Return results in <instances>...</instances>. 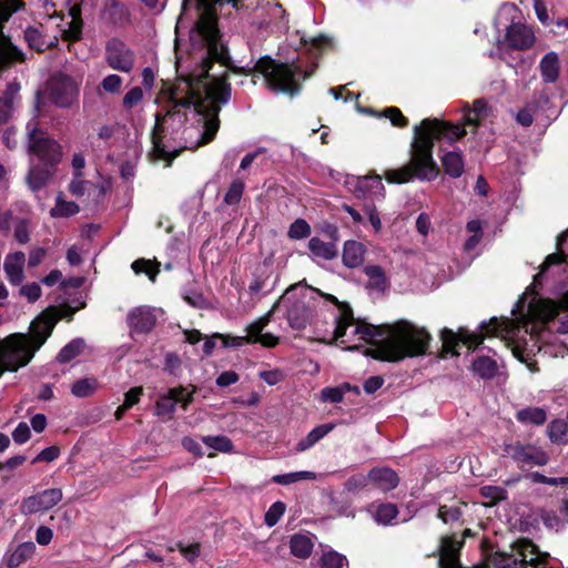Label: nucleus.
<instances>
[{
    "mask_svg": "<svg viewBox=\"0 0 568 568\" xmlns=\"http://www.w3.org/2000/svg\"><path fill=\"white\" fill-rule=\"evenodd\" d=\"M27 136L28 149L31 153V168L27 181L32 191H39L53 176L54 166L61 160V148L38 128V122L34 119L27 124Z\"/></svg>",
    "mask_w": 568,
    "mask_h": 568,
    "instance_id": "nucleus-7",
    "label": "nucleus"
},
{
    "mask_svg": "<svg viewBox=\"0 0 568 568\" xmlns=\"http://www.w3.org/2000/svg\"><path fill=\"white\" fill-rule=\"evenodd\" d=\"M384 184L379 175L354 179V194L358 199H384Z\"/></svg>",
    "mask_w": 568,
    "mask_h": 568,
    "instance_id": "nucleus-18",
    "label": "nucleus"
},
{
    "mask_svg": "<svg viewBox=\"0 0 568 568\" xmlns=\"http://www.w3.org/2000/svg\"><path fill=\"white\" fill-rule=\"evenodd\" d=\"M272 311L246 326L245 336H230L223 334L213 335L222 341L224 347H241L244 344L260 343L264 347H275L280 338L272 333H264L265 326L270 323Z\"/></svg>",
    "mask_w": 568,
    "mask_h": 568,
    "instance_id": "nucleus-10",
    "label": "nucleus"
},
{
    "mask_svg": "<svg viewBox=\"0 0 568 568\" xmlns=\"http://www.w3.org/2000/svg\"><path fill=\"white\" fill-rule=\"evenodd\" d=\"M473 371L480 378H493L497 373V363L488 356H479L473 362Z\"/></svg>",
    "mask_w": 568,
    "mask_h": 568,
    "instance_id": "nucleus-35",
    "label": "nucleus"
},
{
    "mask_svg": "<svg viewBox=\"0 0 568 568\" xmlns=\"http://www.w3.org/2000/svg\"><path fill=\"white\" fill-rule=\"evenodd\" d=\"M354 389L358 393L357 387L352 388L349 384H344L339 387H325L321 392V397L324 402L341 403L344 398L345 390Z\"/></svg>",
    "mask_w": 568,
    "mask_h": 568,
    "instance_id": "nucleus-41",
    "label": "nucleus"
},
{
    "mask_svg": "<svg viewBox=\"0 0 568 568\" xmlns=\"http://www.w3.org/2000/svg\"><path fill=\"white\" fill-rule=\"evenodd\" d=\"M442 164L445 172L452 178H459L464 173V159L458 151L445 153L442 158Z\"/></svg>",
    "mask_w": 568,
    "mask_h": 568,
    "instance_id": "nucleus-31",
    "label": "nucleus"
},
{
    "mask_svg": "<svg viewBox=\"0 0 568 568\" xmlns=\"http://www.w3.org/2000/svg\"><path fill=\"white\" fill-rule=\"evenodd\" d=\"M540 74L546 83H554L557 81L560 71V63L558 54L554 51L548 52L542 57L539 62Z\"/></svg>",
    "mask_w": 568,
    "mask_h": 568,
    "instance_id": "nucleus-26",
    "label": "nucleus"
},
{
    "mask_svg": "<svg viewBox=\"0 0 568 568\" xmlns=\"http://www.w3.org/2000/svg\"><path fill=\"white\" fill-rule=\"evenodd\" d=\"M49 99L60 108L71 106L79 97V83L71 77L54 74L48 84Z\"/></svg>",
    "mask_w": 568,
    "mask_h": 568,
    "instance_id": "nucleus-12",
    "label": "nucleus"
},
{
    "mask_svg": "<svg viewBox=\"0 0 568 568\" xmlns=\"http://www.w3.org/2000/svg\"><path fill=\"white\" fill-rule=\"evenodd\" d=\"M53 20L54 17H49L47 24L29 27L26 29L24 39L30 48L36 49L37 51H44L58 42V36L49 33V23Z\"/></svg>",
    "mask_w": 568,
    "mask_h": 568,
    "instance_id": "nucleus-16",
    "label": "nucleus"
},
{
    "mask_svg": "<svg viewBox=\"0 0 568 568\" xmlns=\"http://www.w3.org/2000/svg\"><path fill=\"white\" fill-rule=\"evenodd\" d=\"M143 98H144L143 90L140 87H134L125 93L123 101H122L123 108L125 110H131L134 106H136L139 103H141Z\"/></svg>",
    "mask_w": 568,
    "mask_h": 568,
    "instance_id": "nucleus-47",
    "label": "nucleus"
},
{
    "mask_svg": "<svg viewBox=\"0 0 568 568\" xmlns=\"http://www.w3.org/2000/svg\"><path fill=\"white\" fill-rule=\"evenodd\" d=\"M541 518L545 526L554 530L561 529L567 523L564 516L561 514L558 515L556 511H546Z\"/></svg>",
    "mask_w": 568,
    "mask_h": 568,
    "instance_id": "nucleus-51",
    "label": "nucleus"
},
{
    "mask_svg": "<svg viewBox=\"0 0 568 568\" xmlns=\"http://www.w3.org/2000/svg\"><path fill=\"white\" fill-rule=\"evenodd\" d=\"M59 320L54 311H44L31 322L28 334L16 333L1 341L0 376L4 371L16 372L27 366L50 337Z\"/></svg>",
    "mask_w": 568,
    "mask_h": 568,
    "instance_id": "nucleus-4",
    "label": "nucleus"
},
{
    "mask_svg": "<svg viewBox=\"0 0 568 568\" xmlns=\"http://www.w3.org/2000/svg\"><path fill=\"white\" fill-rule=\"evenodd\" d=\"M59 454H60L59 447H57V446L47 447L39 453V455L32 460V464H36L39 462L51 463L59 457Z\"/></svg>",
    "mask_w": 568,
    "mask_h": 568,
    "instance_id": "nucleus-61",
    "label": "nucleus"
},
{
    "mask_svg": "<svg viewBox=\"0 0 568 568\" xmlns=\"http://www.w3.org/2000/svg\"><path fill=\"white\" fill-rule=\"evenodd\" d=\"M277 281L278 276L272 266L264 263L255 270L248 291L252 295L267 294L274 290Z\"/></svg>",
    "mask_w": 568,
    "mask_h": 568,
    "instance_id": "nucleus-17",
    "label": "nucleus"
},
{
    "mask_svg": "<svg viewBox=\"0 0 568 568\" xmlns=\"http://www.w3.org/2000/svg\"><path fill=\"white\" fill-rule=\"evenodd\" d=\"M493 115V110L484 99L474 101L473 106L463 108V123L453 124L438 119H424L414 128L410 145L409 164L385 172L388 183H407L416 176L420 181H433L438 175V168L433 159L435 140L455 142L466 135V125L478 128L485 119Z\"/></svg>",
    "mask_w": 568,
    "mask_h": 568,
    "instance_id": "nucleus-2",
    "label": "nucleus"
},
{
    "mask_svg": "<svg viewBox=\"0 0 568 568\" xmlns=\"http://www.w3.org/2000/svg\"><path fill=\"white\" fill-rule=\"evenodd\" d=\"M562 261V255L560 253H554L548 255L541 265L540 272L535 276L534 284H539L544 275L549 271V268L552 265L561 264Z\"/></svg>",
    "mask_w": 568,
    "mask_h": 568,
    "instance_id": "nucleus-49",
    "label": "nucleus"
},
{
    "mask_svg": "<svg viewBox=\"0 0 568 568\" xmlns=\"http://www.w3.org/2000/svg\"><path fill=\"white\" fill-rule=\"evenodd\" d=\"M12 438L17 444H24L30 438V428L27 423L21 422L12 432Z\"/></svg>",
    "mask_w": 568,
    "mask_h": 568,
    "instance_id": "nucleus-62",
    "label": "nucleus"
},
{
    "mask_svg": "<svg viewBox=\"0 0 568 568\" xmlns=\"http://www.w3.org/2000/svg\"><path fill=\"white\" fill-rule=\"evenodd\" d=\"M19 294L23 296L28 302L33 303L40 298L42 290L38 283H28L21 285Z\"/></svg>",
    "mask_w": 568,
    "mask_h": 568,
    "instance_id": "nucleus-50",
    "label": "nucleus"
},
{
    "mask_svg": "<svg viewBox=\"0 0 568 568\" xmlns=\"http://www.w3.org/2000/svg\"><path fill=\"white\" fill-rule=\"evenodd\" d=\"M36 545L31 541L22 542L12 552H8L4 557L8 568H16L33 556Z\"/></svg>",
    "mask_w": 568,
    "mask_h": 568,
    "instance_id": "nucleus-28",
    "label": "nucleus"
},
{
    "mask_svg": "<svg viewBox=\"0 0 568 568\" xmlns=\"http://www.w3.org/2000/svg\"><path fill=\"white\" fill-rule=\"evenodd\" d=\"M506 490L499 486H483L480 488V495L485 498H489L491 501H498L506 498Z\"/></svg>",
    "mask_w": 568,
    "mask_h": 568,
    "instance_id": "nucleus-55",
    "label": "nucleus"
},
{
    "mask_svg": "<svg viewBox=\"0 0 568 568\" xmlns=\"http://www.w3.org/2000/svg\"><path fill=\"white\" fill-rule=\"evenodd\" d=\"M529 478L535 484H546L550 486L568 484V477H546L545 475L535 471L529 475Z\"/></svg>",
    "mask_w": 568,
    "mask_h": 568,
    "instance_id": "nucleus-52",
    "label": "nucleus"
},
{
    "mask_svg": "<svg viewBox=\"0 0 568 568\" xmlns=\"http://www.w3.org/2000/svg\"><path fill=\"white\" fill-rule=\"evenodd\" d=\"M383 115L388 118L393 125L395 126H406L408 121L402 114L400 110L394 106L387 108L384 110Z\"/></svg>",
    "mask_w": 568,
    "mask_h": 568,
    "instance_id": "nucleus-59",
    "label": "nucleus"
},
{
    "mask_svg": "<svg viewBox=\"0 0 568 568\" xmlns=\"http://www.w3.org/2000/svg\"><path fill=\"white\" fill-rule=\"evenodd\" d=\"M80 207L73 201H65L60 193L55 197V205L50 210V215L54 219L70 217L79 213Z\"/></svg>",
    "mask_w": 568,
    "mask_h": 568,
    "instance_id": "nucleus-32",
    "label": "nucleus"
},
{
    "mask_svg": "<svg viewBox=\"0 0 568 568\" xmlns=\"http://www.w3.org/2000/svg\"><path fill=\"white\" fill-rule=\"evenodd\" d=\"M382 336L376 357L387 362H398L406 357L426 354L430 334L407 321L382 326Z\"/></svg>",
    "mask_w": 568,
    "mask_h": 568,
    "instance_id": "nucleus-5",
    "label": "nucleus"
},
{
    "mask_svg": "<svg viewBox=\"0 0 568 568\" xmlns=\"http://www.w3.org/2000/svg\"><path fill=\"white\" fill-rule=\"evenodd\" d=\"M99 388V382L94 377H85L75 381L71 386V394L78 398L93 395Z\"/></svg>",
    "mask_w": 568,
    "mask_h": 568,
    "instance_id": "nucleus-34",
    "label": "nucleus"
},
{
    "mask_svg": "<svg viewBox=\"0 0 568 568\" xmlns=\"http://www.w3.org/2000/svg\"><path fill=\"white\" fill-rule=\"evenodd\" d=\"M524 308L525 302L521 300L517 304L516 310H513V313L516 314L518 312L519 316L515 320H498L494 317L488 323H481L479 333L469 332L464 328L455 333L452 329L444 328L440 332L443 352L455 356L459 354L457 347L460 344L466 345L468 348H475L481 344L485 336L500 335L503 337H513L515 331L519 327H523L525 333L530 332V338H534L532 331L535 327L532 323L547 324L558 314L559 306L550 300L532 297L527 305L526 313H524Z\"/></svg>",
    "mask_w": 568,
    "mask_h": 568,
    "instance_id": "nucleus-3",
    "label": "nucleus"
},
{
    "mask_svg": "<svg viewBox=\"0 0 568 568\" xmlns=\"http://www.w3.org/2000/svg\"><path fill=\"white\" fill-rule=\"evenodd\" d=\"M517 419L521 423L542 425L547 419L546 410L540 407H528L517 412Z\"/></svg>",
    "mask_w": 568,
    "mask_h": 568,
    "instance_id": "nucleus-37",
    "label": "nucleus"
},
{
    "mask_svg": "<svg viewBox=\"0 0 568 568\" xmlns=\"http://www.w3.org/2000/svg\"><path fill=\"white\" fill-rule=\"evenodd\" d=\"M294 296L300 298L292 304L287 311V321L293 329H303L307 324H313L318 334L322 335L323 328L318 326L317 321H312V312L327 303L336 302V297L324 294L320 290L301 283L292 285L280 298V303L291 301Z\"/></svg>",
    "mask_w": 568,
    "mask_h": 568,
    "instance_id": "nucleus-8",
    "label": "nucleus"
},
{
    "mask_svg": "<svg viewBox=\"0 0 568 568\" xmlns=\"http://www.w3.org/2000/svg\"><path fill=\"white\" fill-rule=\"evenodd\" d=\"M548 436L554 444L568 443V417L555 419L548 425Z\"/></svg>",
    "mask_w": 568,
    "mask_h": 568,
    "instance_id": "nucleus-36",
    "label": "nucleus"
},
{
    "mask_svg": "<svg viewBox=\"0 0 568 568\" xmlns=\"http://www.w3.org/2000/svg\"><path fill=\"white\" fill-rule=\"evenodd\" d=\"M235 72L244 74L258 73L264 78L266 85L275 92L295 94L300 91L298 79L302 70L298 65L294 68L276 63L265 55L256 61H251L245 67L233 68Z\"/></svg>",
    "mask_w": 568,
    "mask_h": 568,
    "instance_id": "nucleus-9",
    "label": "nucleus"
},
{
    "mask_svg": "<svg viewBox=\"0 0 568 568\" xmlns=\"http://www.w3.org/2000/svg\"><path fill=\"white\" fill-rule=\"evenodd\" d=\"M60 32L68 40H78L81 34V23H80V21H77L73 19L69 23V28L63 29Z\"/></svg>",
    "mask_w": 568,
    "mask_h": 568,
    "instance_id": "nucleus-63",
    "label": "nucleus"
},
{
    "mask_svg": "<svg viewBox=\"0 0 568 568\" xmlns=\"http://www.w3.org/2000/svg\"><path fill=\"white\" fill-rule=\"evenodd\" d=\"M62 500V490L59 488H50L40 491L36 495L27 497L22 500L20 511L23 515H32L37 513H43Z\"/></svg>",
    "mask_w": 568,
    "mask_h": 568,
    "instance_id": "nucleus-14",
    "label": "nucleus"
},
{
    "mask_svg": "<svg viewBox=\"0 0 568 568\" xmlns=\"http://www.w3.org/2000/svg\"><path fill=\"white\" fill-rule=\"evenodd\" d=\"M367 511L377 524L385 526L392 525L398 515L397 507L390 503L379 505L372 504L367 507Z\"/></svg>",
    "mask_w": 568,
    "mask_h": 568,
    "instance_id": "nucleus-27",
    "label": "nucleus"
},
{
    "mask_svg": "<svg viewBox=\"0 0 568 568\" xmlns=\"http://www.w3.org/2000/svg\"><path fill=\"white\" fill-rule=\"evenodd\" d=\"M123 80L118 74H109L101 81V88L108 93H119Z\"/></svg>",
    "mask_w": 568,
    "mask_h": 568,
    "instance_id": "nucleus-53",
    "label": "nucleus"
},
{
    "mask_svg": "<svg viewBox=\"0 0 568 568\" xmlns=\"http://www.w3.org/2000/svg\"><path fill=\"white\" fill-rule=\"evenodd\" d=\"M156 317L152 308L148 306H140L133 308L128 314V324L135 333H148L155 325Z\"/></svg>",
    "mask_w": 568,
    "mask_h": 568,
    "instance_id": "nucleus-20",
    "label": "nucleus"
},
{
    "mask_svg": "<svg viewBox=\"0 0 568 568\" xmlns=\"http://www.w3.org/2000/svg\"><path fill=\"white\" fill-rule=\"evenodd\" d=\"M20 83L18 81H11L0 97V123L6 122L10 119L14 104L19 100Z\"/></svg>",
    "mask_w": 568,
    "mask_h": 568,
    "instance_id": "nucleus-24",
    "label": "nucleus"
},
{
    "mask_svg": "<svg viewBox=\"0 0 568 568\" xmlns=\"http://www.w3.org/2000/svg\"><path fill=\"white\" fill-rule=\"evenodd\" d=\"M132 270L135 274L144 273L151 282H155V277L159 273V264L150 260L140 258L132 263Z\"/></svg>",
    "mask_w": 568,
    "mask_h": 568,
    "instance_id": "nucleus-42",
    "label": "nucleus"
},
{
    "mask_svg": "<svg viewBox=\"0 0 568 568\" xmlns=\"http://www.w3.org/2000/svg\"><path fill=\"white\" fill-rule=\"evenodd\" d=\"M105 61L111 69L130 73L134 67L135 55L124 42L111 39L105 47Z\"/></svg>",
    "mask_w": 568,
    "mask_h": 568,
    "instance_id": "nucleus-13",
    "label": "nucleus"
},
{
    "mask_svg": "<svg viewBox=\"0 0 568 568\" xmlns=\"http://www.w3.org/2000/svg\"><path fill=\"white\" fill-rule=\"evenodd\" d=\"M243 192L244 183L241 180L233 181L224 195V202L229 205L237 204L243 195Z\"/></svg>",
    "mask_w": 568,
    "mask_h": 568,
    "instance_id": "nucleus-45",
    "label": "nucleus"
},
{
    "mask_svg": "<svg viewBox=\"0 0 568 568\" xmlns=\"http://www.w3.org/2000/svg\"><path fill=\"white\" fill-rule=\"evenodd\" d=\"M21 0H7L6 3L0 1V69L11 65L13 62L22 61L23 53L11 40L4 36L2 23L6 22L12 13L22 8Z\"/></svg>",
    "mask_w": 568,
    "mask_h": 568,
    "instance_id": "nucleus-11",
    "label": "nucleus"
},
{
    "mask_svg": "<svg viewBox=\"0 0 568 568\" xmlns=\"http://www.w3.org/2000/svg\"><path fill=\"white\" fill-rule=\"evenodd\" d=\"M290 548L295 557L307 558L312 554L313 542L310 537L296 534L290 540Z\"/></svg>",
    "mask_w": 568,
    "mask_h": 568,
    "instance_id": "nucleus-33",
    "label": "nucleus"
},
{
    "mask_svg": "<svg viewBox=\"0 0 568 568\" xmlns=\"http://www.w3.org/2000/svg\"><path fill=\"white\" fill-rule=\"evenodd\" d=\"M223 2H230L233 8L240 9L239 0H183L176 33L183 20L194 10L196 24L190 32V41L193 50L197 51L201 64L181 75L171 92V109L163 121L179 115L176 109L183 106L193 108L199 116L197 122L202 125H220L219 113L221 105L231 99V87L223 79L211 77L209 70L213 61L223 65L229 63L227 50L221 41L216 22V6Z\"/></svg>",
    "mask_w": 568,
    "mask_h": 568,
    "instance_id": "nucleus-1",
    "label": "nucleus"
},
{
    "mask_svg": "<svg viewBox=\"0 0 568 568\" xmlns=\"http://www.w3.org/2000/svg\"><path fill=\"white\" fill-rule=\"evenodd\" d=\"M506 40L509 47L518 50H526L535 42V34L531 28L521 23H513L507 28Z\"/></svg>",
    "mask_w": 568,
    "mask_h": 568,
    "instance_id": "nucleus-19",
    "label": "nucleus"
},
{
    "mask_svg": "<svg viewBox=\"0 0 568 568\" xmlns=\"http://www.w3.org/2000/svg\"><path fill=\"white\" fill-rule=\"evenodd\" d=\"M85 347L82 338H74L68 343L58 354L57 359L60 363H68L80 355Z\"/></svg>",
    "mask_w": 568,
    "mask_h": 568,
    "instance_id": "nucleus-38",
    "label": "nucleus"
},
{
    "mask_svg": "<svg viewBox=\"0 0 568 568\" xmlns=\"http://www.w3.org/2000/svg\"><path fill=\"white\" fill-rule=\"evenodd\" d=\"M14 239L20 244H26L30 240L29 223L27 220H20L14 226Z\"/></svg>",
    "mask_w": 568,
    "mask_h": 568,
    "instance_id": "nucleus-60",
    "label": "nucleus"
},
{
    "mask_svg": "<svg viewBox=\"0 0 568 568\" xmlns=\"http://www.w3.org/2000/svg\"><path fill=\"white\" fill-rule=\"evenodd\" d=\"M368 479L373 487L382 490L389 491L398 485L397 474L387 467H376L368 473Z\"/></svg>",
    "mask_w": 568,
    "mask_h": 568,
    "instance_id": "nucleus-23",
    "label": "nucleus"
},
{
    "mask_svg": "<svg viewBox=\"0 0 568 568\" xmlns=\"http://www.w3.org/2000/svg\"><path fill=\"white\" fill-rule=\"evenodd\" d=\"M90 182L82 179V173H74V178L69 184V191L74 196L84 195Z\"/></svg>",
    "mask_w": 568,
    "mask_h": 568,
    "instance_id": "nucleus-54",
    "label": "nucleus"
},
{
    "mask_svg": "<svg viewBox=\"0 0 568 568\" xmlns=\"http://www.w3.org/2000/svg\"><path fill=\"white\" fill-rule=\"evenodd\" d=\"M316 474L313 471H294L288 474H282V475H274L272 477V481L278 485H290L298 480H310L315 479Z\"/></svg>",
    "mask_w": 568,
    "mask_h": 568,
    "instance_id": "nucleus-40",
    "label": "nucleus"
},
{
    "mask_svg": "<svg viewBox=\"0 0 568 568\" xmlns=\"http://www.w3.org/2000/svg\"><path fill=\"white\" fill-rule=\"evenodd\" d=\"M365 274L368 276L371 284L376 287H384L386 284V277L384 271L378 265H368L364 270Z\"/></svg>",
    "mask_w": 568,
    "mask_h": 568,
    "instance_id": "nucleus-48",
    "label": "nucleus"
},
{
    "mask_svg": "<svg viewBox=\"0 0 568 568\" xmlns=\"http://www.w3.org/2000/svg\"><path fill=\"white\" fill-rule=\"evenodd\" d=\"M285 508V504L282 501H275L274 504H272L265 514V524L268 527L275 526L278 523L280 518L284 515Z\"/></svg>",
    "mask_w": 568,
    "mask_h": 568,
    "instance_id": "nucleus-46",
    "label": "nucleus"
},
{
    "mask_svg": "<svg viewBox=\"0 0 568 568\" xmlns=\"http://www.w3.org/2000/svg\"><path fill=\"white\" fill-rule=\"evenodd\" d=\"M308 250L313 260L331 261L337 254L333 243L324 242L318 237H312L308 241Z\"/></svg>",
    "mask_w": 568,
    "mask_h": 568,
    "instance_id": "nucleus-29",
    "label": "nucleus"
},
{
    "mask_svg": "<svg viewBox=\"0 0 568 568\" xmlns=\"http://www.w3.org/2000/svg\"><path fill=\"white\" fill-rule=\"evenodd\" d=\"M192 402V393L186 392L184 388H173L170 389L166 396H163L156 403V414L158 415H169L175 410V406L178 403H183L186 406Z\"/></svg>",
    "mask_w": 568,
    "mask_h": 568,
    "instance_id": "nucleus-22",
    "label": "nucleus"
},
{
    "mask_svg": "<svg viewBox=\"0 0 568 568\" xmlns=\"http://www.w3.org/2000/svg\"><path fill=\"white\" fill-rule=\"evenodd\" d=\"M160 126H161V119H160V115L156 114V122H155L154 132H153V151L156 154V156L165 158L171 152L165 149V146L162 144L161 140L158 136V130L160 129Z\"/></svg>",
    "mask_w": 568,
    "mask_h": 568,
    "instance_id": "nucleus-57",
    "label": "nucleus"
},
{
    "mask_svg": "<svg viewBox=\"0 0 568 568\" xmlns=\"http://www.w3.org/2000/svg\"><path fill=\"white\" fill-rule=\"evenodd\" d=\"M239 381V375L233 371L221 373L216 378V385L220 387H227Z\"/></svg>",
    "mask_w": 568,
    "mask_h": 568,
    "instance_id": "nucleus-64",
    "label": "nucleus"
},
{
    "mask_svg": "<svg viewBox=\"0 0 568 568\" xmlns=\"http://www.w3.org/2000/svg\"><path fill=\"white\" fill-rule=\"evenodd\" d=\"M333 424H324L313 428L305 438L301 439L295 447L298 453L305 452L313 447L317 442L325 437L331 430H333Z\"/></svg>",
    "mask_w": 568,
    "mask_h": 568,
    "instance_id": "nucleus-30",
    "label": "nucleus"
},
{
    "mask_svg": "<svg viewBox=\"0 0 568 568\" xmlns=\"http://www.w3.org/2000/svg\"><path fill=\"white\" fill-rule=\"evenodd\" d=\"M311 227L303 219L294 221L288 229V237L293 240L305 239L310 235Z\"/></svg>",
    "mask_w": 568,
    "mask_h": 568,
    "instance_id": "nucleus-44",
    "label": "nucleus"
},
{
    "mask_svg": "<svg viewBox=\"0 0 568 568\" xmlns=\"http://www.w3.org/2000/svg\"><path fill=\"white\" fill-rule=\"evenodd\" d=\"M331 322L323 328L320 339L332 343L339 341L346 349H357L361 342H367L379 346L382 326H373L366 323L356 322L352 310L344 303H332L328 312Z\"/></svg>",
    "mask_w": 568,
    "mask_h": 568,
    "instance_id": "nucleus-6",
    "label": "nucleus"
},
{
    "mask_svg": "<svg viewBox=\"0 0 568 568\" xmlns=\"http://www.w3.org/2000/svg\"><path fill=\"white\" fill-rule=\"evenodd\" d=\"M505 452L510 458L523 465L544 466L549 460L546 452L534 445H507Z\"/></svg>",
    "mask_w": 568,
    "mask_h": 568,
    "instance_id": "nucleus-15",
    "label": "nucleus"
},
{
    "mask_svg": "<svg viewBox=\"0 0 568 568\" xmlns=\"http://www.w3.org/2000/svg\"><path fill=\"white\" fill-rule=\"evenodd\" d=\"M321 568H348L347 558L335 551H324L320 559Z\"/></svg>",
    "mask_w": 568,
    "mask_h": 568,
    "instance_id": "nucleus-39",
    "label": "nucleus"
},
{
    "mask_svg": "<svg viewBox=\"0 0 568 568\" xmlns=\"http://www.w3.org/2000/svg\"><path fill=\"white\" fill-rule=\"evenodd\" d=\"M368 485H371L368 475L364 476V475L358 474V475H354V476L349 477L346 480L345 488L348 491H356L358 489L367 487Z\"/></svg>",
    "mask_w": 568,
    "mask_h": 568,
    "instance_id": "nucleus-58",
    "label": "nucleus"
},
{
    "mask_svg": "<svg viewBox=\"0 0 568 568\" xmlns=\"http://www.w3.org/2000/svg\"><path fill=\"white\" fill-rule=\"evenodd\" d=\"M26 255L23 252H13L6 256L3 270L12 285H20L24 280Z\"/></svg>",
    "mask_w": 568,
    "mask_h": 568,
    "instance_id": "nucleus-21",
    "label": "nucleus"
},
{
    "mask_svg": "<svg viewBox=\"0 0 568 568\" xmlns=\"http://www.w3.org/2000/svg\"><path fill=\"white\" fill-rule=\"evenodd\" d=\"M366 247L358 241H346L343 248V263L347 267H357L364 262Z\"/></svg>",
    "mask_w": 568,
    "mask_h": 568,
    "instance_id": "nucleus-25",
    "label": "nucleus"
},
{
    "mask_svg": "<svg viewBox=\"0 0 568 568\" xmlns=\"http://www.w3.org/2000/svg\"><path fill=\"white\" fill-rule=\"evenodd\" d=\"M203 443L210 448L222 453H230L233 449V444L226 436H206L203 437Z\"/></svg>",
    "mask_w": 568,
    "mask_h": 568,
    "instance_id": "nucleus-43",
    "label": "nucleus"
},
{
    "mask_svg": "<svg viewBox=\"0 0 568 568\" xmlns=\"http://www.w3.org/2000/svg\"><path fill=\"white\" fill-rule=\"evenodd\" d=\"M363 211L367 215L368 221L373 226L375 233H379L382 231L383 225L376 206L374 204H365Z\"/></svg>",
    "mask_w": 568,
    "mask_h": 568,
    "instance_id": "nucleus-56",
    "label": "nucleus"
}]
</instances>
